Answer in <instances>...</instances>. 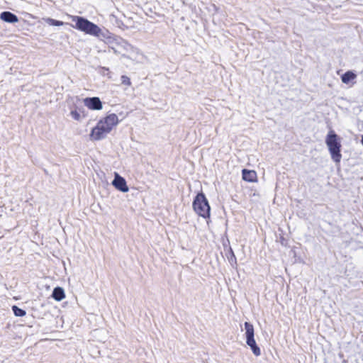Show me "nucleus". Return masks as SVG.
<instances>
[{
  "instance_id": "nucleus-5",
  "label": "nucleus",
  "mask_w": 363,
  "mask_h": 363,
  "mask_svg": "<svg viewBox=\"0 0 363 363\" xmlns=\"http://www.w3.org/2000/svg\"><path fill=\"white\" fill-rule=\"evenodd\" d=\"M245 336L246 339V344L250 347L252 353L258 357L261 354V350L255 340V330L254 326L250 322H245Z\"/></svg>"
},
{
  "instance_id": "nucleus-4",
  "label": "nucleus",
  "mask_w": 363,
  "mask_h": 363,
  "mask_svg": "<svg viewBox=\"0 0 363 363\" xmlns=\"http://www.w3.org/2000/svg\"><path fill=\"white\" fill-rule=\"evenodd\" d=\"M192 208L199 216L204 219H210L211 208L202 190L196 192L192 201Z\"/></svg>"
},
{
  "instance_id": "nucleus-2",
  "label": "nucleus",
  "mask_w": 363,
  "mask_h": 363,
  "mask_svg": "<svg viewBox=\"0 0 363 363\" xmlns=\"http://www.w3.org/2000/svg\"><path fill=\"white\" fill-rule=\"evenodd\" d=\"M325 142L333 161L335 163H340L342 159L340 137L335 130L330 129L326 135Z\"/></svg>"
},
{
  "instance_id": "nucleus-7",
  "label": "nucleus",
  "mask_w": 363,
  "mask_h": 363,
  "mask_svg": "<svg viewBox=\"0 0 363 363\" xmlns=\"http://www.w3.org/2000/svg\"><path fill=\"white\" fill-rule=\"evenodd\" d=\"M111 184L115 187L116 189L123 193H126L129 191L126 180L118 172H114V178L111 182Z\"/></svg>"
},
{
  "instance_id": "nucleus-3",
  "label": "nucleus",
  "mask_w": 363,
  "mask_h": 363,
  "mask_svg": "<svg viewBox=\"0 0 363 363\" xmlns=\"http://www.w3.org/2000/svg\"><path fill=\"white\" fill-rule=\"evenodd\" d=\"M69 18L74 23L71 24L72 28L91 36L96 37V35H98V33L101 28L96 23L88 20L86 18L72 15H70Z\"/></svg>"
},
{
  "instance_id": "nucleus-15",
  "label": "nucleus",
  "mask_w": 363,
  "mask_h": 363,
  "mask_svg": "<svg viewBox=\"0 0 363 363\" xmlns=\"http://www.w3.org/2000/svg\"><path fill=\"white\" fill-rule=\"evenodd\" d=\"M11 310H12L14 315L16 317H23L26 314V311L24 309L21 308L16 305H13L11 307Z\"/></svg>"
},
{
  "instance_id": "nucleus-13",
  "label": "nucleus",
  "mask_w": 363,
  "mask_h": 363,
  "mask_svg": "<svg viewBox=\"0 0 363 363\" xmlns=\"http://www.w3.org/2000/svg\"><path fill=\"white\" fill-rule=\"evenodd\" d=\"M226 257L228 259V262L231 267L233 268H237V258L235 257V255L230 246H228L227 252H226Z\"/></svg>"
},
{
  "instance_id": "nucleus-12",
  "label": "nucleus",
  "mask_w": 363,
  "mask_h": 363,
  "mask_svg": "<svg viewBox=\"0 0 363 363\" xmlns=\"http://www.w3.org/2000/svg\"><path fill=\"white\" fill-rule=\"evenodd\" d=\"M357 77V74L354 71L349 70L342 74L340 77L342 82L345 84H349Z\"/></svg>"
},
{
  "instance_id": "nucleus-18",
  "label": "nucleus",
  "mask_w": 363,
  "mask_h": 363,
  "mask_svg": "<svg viewBox=\"0 0 363 363\" xmlns=\"http://www.w3.org/2000/svg\"><path fill=\"white\" fill-rule=\"evenodd\" d=\"M103 69L106 70V71H108V68H106V67H103Z\"/></svg>"
},
{
  "instance_id": "nucleus-10",
  "label": "nucleus",
  "mask_w": 363,
  "mask_h": 363,
  "mask_svg": "<svg viewBox=\"0 0 363 363\" xmlns=\"http://www.w3.org/2000/svg\"><path fill=\"white\" fill-rule=\"evenodd\" d=\"M242 178L247 182H254L257 181V173L255 170L243 169L242 170Z\"/></svg>"
},
{
  "instance_id": "nucleus-14",
  "label": "nucleus",
  "mask_w": 363,
  "mask_h": 363,
  "mask_svg": "<svg viewBox=\"0 0 363 363\" xmlns=\"http://www.w3.org/2000/svg\"><path fill=\"white\" fill-rule=\"evenodd\" d=\"M43 21L48 23L49 26H62L65 24H67V23H65L62 21L56 20L50 17L43 18Z\"/></svg>"
},
{
  "instance_id": "nucleus-6",
  "label": "nucleus",
  "mask_w": 363,
  "mask_h": 363,
  "mask_svg": "<svg viewBox=\"0 0 363 363\" xmlns=\"http://www.w3.org/2000/svg\"><path fill=\"white\" fill-rule=\"evenodd\" d=\"M96 38L104 41L107 44H120V43L123 40L121 38L111 33L106 28H100V30L98 33V35H96Z\"/></svg>"
},
{
  "instance_id": "nucleus-16",
  "label": "nucleus",
  "mask_w": 363,
  "mask_h": 363,
  "mask_svg": "<svg viewBox=\"0 0 363 363\" xmlns=\"http://www.w3.org/2000/svg\"><path fill=\"white\" fill-rule=\"evenodd\" d=\"M79 112H82V113L84 112L83 107H80V108L76 107L75 109L71 111L70 115L75 121H79L81 119V116H80Z\"/></svg>"
},
{
  "instance_id": "nucleus-1",
  "label": "nucleus",
  "mask_w": 363,
  "mask_h": 363,
  "mask_svg": "<svg viewBox=\"0 0 363 363\" xmlns=\"http://www.w3.org/2000/svg\"><path fill=\"white\" fill-rule=\"evenodd\" d=\"M118 123L119 120L116 113L108 114L106 117L100 119L96 125L91 128L89 133L90 140L99 141L104 139Z\"/></svg>"
},
{
  "instance_id": "nucleus-9",
  "label": "nucleus",
  "mask_w": 363,
  "mask_h": 363,
  "mask_svg": "<svg viewBox=\"0 0 363 363\" xmlns=\"http://www.w3.org/2000/svg\"><path fill=\"white\" fill-rule=\"evenodd\" d=\"M0 20L9 23H16L19 21L17 15L9 11H2L0 13Z\"/></svg>"
},
{
  "instance_id": "nucleus-11",
  "label": "nucleus",
  "mask_w": 363,
  "mask_h": 363,
  "mask_svg": "<svg viewBox=\"0 0 363 363\" xmlns=\"http://www.w3.org/2000/svg\"><path fill=\"white\" fill-rule=\"evenodd\" d=\"M51 297L56 301H60L65 298V292L62 287L56 286L53 289Z\"/></svg>"
},
{
  "instance_id": "nucleus-17",
  "label": "nucleus",
  "mask_w": 363,
  "mask_h": 363,
  "mask_svg": "<svg viewBox=\"0 0 363 363\" xmlns=\"http://www.w3.org/2000/svg\"><path fill=\"white\" fill-rule=\"evenodd\" d=\"M121 79V84L124 85L130 86L131 84L130 79L126 75H122Z\"/></svg>"
},
{
  "instance_id": "nucleus-8",
  "label": "nucleus",
  "mask_w": 363,
  "mask_h": 363,
  "mask_svg": "<svg viewBox=\"0 0 363 363\" xmlns=\"http://www.w3.org/2000/svg\"><path fill=\"white\" fill-rule=\"evenodd\" d=\"M84 106L93 111H99L103 108V104L99 97H86L83 100Z\"/></svg>"
}]
</instances>
